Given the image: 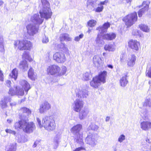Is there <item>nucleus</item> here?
<instances>
[{
  "label": "nucleus",
  "instance_id": "obj_1",
  "mask_svg": "<svg viewBox=\"0 0 151 151\" xmlns=\"http://www.w3.org/2000/svg\"><path fill=\"white\" fill-rule=\"evenodd\" d=\"M15 129L17 130L21 129L27 133L32 132L35 130L36 126L32 122H28L26 120L22 119L14 124Z\"/></svg>",
  "mask_w": 151,
  "mask_h": 151
},
{
  "label": "nucleus",
  "instance_id": "obj_2",
  "mask_svg": "<svg viewBox=\"0 0 151 151\" xmlns=\"http://www.w3.org/2000/svg\"><path fill=\"white\" fill-rule=\"evenodd\" d=\"M37 120L39 127L41 128L42 127L48 131H52L54 130L56 127V124L54 119L51 116H45L42 119V124L40 120L38 118Z\"/></svg>",
  "mask_w": 151,
  "mask_h": 151
},
{
  "label": "nucleus",
  "instance_id": "obj_3",
  "mask_svg": "<svg viewBox=\"0 0 151 151\" xmlns=\"http://www.w3.org/2000/svg\"><path fill=\"white\" fill-rule=\"evenodd\" d=\"M42 7L40 9L39 13L40 17L46 20L50 19L52 15V12L50 7V4L47 0H41Z\"/></svg>",
  "mask_w": 151,
  "mask_h": 151
},
{
  "label": "nucleus",
  "instance_id": "obj_4",
  "mask_svg": "<svg viewBox=\"0 0 151 151\" xmlns=\"http://www.w3.org/2000/svg\"><path fill=\"white\" fill-rule=\"evenodd\" d=\"M82 128V125L78 124L74 126L70 129L71 132L74 135V141L81 145L83 144L82 135L80 133Z\"/></svg>",
  "mask_w": 151,
  "mask_h": 151
},
{
  "label": "nucleus",
  "instance_id": "obj_5",
  "mask_svg": "<svg viewBox=\"0 0 151 151\" xmlns=\"http://www.w3.org/2000/svg\"><path fill=\"white\" fill-rule=\"evenodd\" d=\"M106 80L105 76H95L90 81V85L94 88H97L101 83H104L106 82Z\"/></svg>",
  "mask_w": 151,
  "mask_h": 151
},
{
  "label": "nucleus",
  "instance_id": "obj_6",
  "mask_svg": "<svg viewBox=\"0 0 151 151\" xmlns=\"http://www.w3.org/2000/svg\"><path fill=\"white\" fill-rule=\"evenodd\" d=\"M137 13L136 12H134L124 18L123 20L125 22L127 27H129L132 25L135 22L137 21Z\"/></svg>",
  "mask_w": 151,
  "mask_h": 151
},
{
  "label": "nucleus",
  "instance_id": "obj_7",
  "mask_svg": "<svg viewBox=\"0 0 151 151\" xmlns=\"http://www.w3.org/2000/svg\"><path fill=\"white\" fill-rule=\"evenodd\" d=\"M85 142L91 148L95 147L97 145V139L92 134L89 133L85 139Z\"/></svg>",
  "mask_w": 151,
  "mask_h": 151
},
{
  "label": "nucleus",
  "instance_id": "obj_8",
  "mask_svg": "<svg viewBox=\"0 0 151 151\" xmlns=\"http://www.w3.org/2000/svg\"><path fill=\"white\" fill-rule=\"evenodd\" d=\"M27 32L30 36H33L38 33L39 26H36L32 24H30L26 26Z\"/></svg>",
  "mask_w": 151,
  "mask_h": 151
},
{
  "label": "nucleus",
  "instance_id": "obj_9",
  "mask_svg": "<svg viewBox=\"0 0 151 151\" xmlns=\"http://www.w3.org/2000/svg\"><path fill=\"white\" fill-rule=\"evenodd\" d=\"M76 96L78 98H86L88 96V91L85 89L76 88L75 90Z\"/></svg>",
  "mask_w": 151,
  "mask_h": 151
},
{
  "label": "nucleus",
  "instance_id": "obj_10",
  "mask_svg": "<svg viewBox=\"0 0 151 151\" xmlns=\"http://www.w3.org/2000/svg\"><path fill=\"white\" fill-rule=\"evenodd\" d=\"M83 101L81 99H76L73 105L74 110L76 112H79L83 108Z\"/></svg>",
  "mask_w": 151,
  "mask_h": 151
},
{
  "label": "nucleus",
  "instance_id": "obj_11",
  "mask_svg": "<svg viewBox=\"0 0 151 151\" xmlns=\"http://www.w3.org/2000/svg\"><path fill=\"white\" fill-rule=\"evenodd\" d=\"M53 58L57 62L63 63L65 62L66 58L64 54L60 52H57L53 55Z\"/></svg>",
  "mask_w": 151,
  "mask_h": 151
},
{
  "label": "nucleus",
  "instance_id": "obj_12",
  "mask_svg": "<svg viewBox=\"0 0 151 151\" xmlns=\"http://www.w3.org/2000/svg\"><path fill=\"white\" fill-rule=\"evenodd\" d=\"M60 68L57 65H52L49 66L47 68V72L48 75H54L58 73Z\"/></svg>",
  "mask_w": 151,
  "mask_h": 151
},
{
  "label": "nucleus",
  "instance_id": "obj_13",
  "mask_svg": "<svg viewBox=\"0 0 151 151\" xmlns=\"http://www.w3.org/2000/svg\"><path fill=\"white\" fill-rule=\"evenodd\" d=\"M31 20L34 24L39 26L43 22V19L38 14H36L31 17Z\"/></svg>",
  "mask_w": 151,
  "mask_h": 151
},
{
  "label": "nucleus",
  "instance_id": "obj_14",
  "mask_svg": "<svg viewBox=\"0 0 151 151\" xmlns=\"http://www.w3.org/2000/svg\"><path fill=\"white\" fill-rule=\"evenodd\" d=\"M51 108V105L47 102H45L42 103L40 106L39 109L40 112L42 114L45 111L49 110Z\"/></svg>",
  "mask_w": 151,
  "mask_h": 151
},
{
  "label": "nucleus",
  "instance_id": "obj_15",
  "mask_svg": "<svg viewBox=\"0 0 151 151\" xmlns=\"http://www.w3.org/2000/svg\"><path fill=\"white\" fill-rule=\"evenodd\" d=\"M129 47L135 51H137L139 45V42L137 40H131L128 42Z\"/></svg>",
  "mask_w": 151,
  "mask_h": 151
},
{
  "label": "nucleus",
  "instance_id": "obj_16",
  "mask_svg": "<svg viewBox=\"0 0 151 151\" xmlns=\"http://www.w3.org/2000/svg\"><path fill=\"white\" fill-rule=\"evenodd\" d=\"M110 24L109 22L104 23L103 26H99L96 28V30H99L100 32L99 33L101 34L106 32L107 29L110 27Z\"/></svg>",
  "mask_w": 151,
  "mask_h": 151
},
{
  "label": "nucleus",
  "instance_id": "obj_17",
  "mask_svg": "<svg viewBox=\"0 0 151 151\" xmlns=\"http://www.w3.org/2000/svg\"><path fill=\"white\" fill-rule=\"evenodd\" d=\"M11 98L9 96H4L0 101V106L2 109H5L7 107V103L10 101Z\"/></svg>",
  "mask_w": 151,
  "mask_h": 151
},
{
  "label": "nucleus",
  "instance_id": "obj_18",
  "mask_svg": "<svg viewBox=\"0 0 151 151\" xmlns=\"http://www.w3.org/2000/svg\"><path fill=\"white\" fill-rule=\"evenodd\" d=\"M142 5L143 8L140 9L138 12V15L139 17H141L142 15L148 10L149 8V5L146 1H144Z\"/></svg>",
  "mask_w": 151,
  "mask_h": 151
},
{
  "label": "nucleus",
  "instance_id": "obj_19",
  "mask_svg": "<svg viewBox=\"0 0 151 151\" xmlns=\"http://www.w3.org/2000/svg\"><path fill=\"white\" fill-rule=\"evenodd\" d=\"M24 40L20 41L17 40L15 41L14 42V47L16 48L17 47L20 50H24Z\"/></svg>",
  "mask_w": 151,
  "mask_h": 151
},
{
  "label": "nucleus",
  "instance_id": "obj_20",
  "mask_svg": "<svg viewBox=\"0 0 151 151\" xmlns=\"http://www.w3.org/2000/svg\"><path fill=\"white\" fill-rule=\"evenodd\" d=\"M140 127L145 131H147L151 129V122L148 121H143L140 123Z\"/></svg>",
  "mask_w": 151,
  "mask_h": 151
},
{
  "label": "nucleus",
  "instance_id": "obj_21",
  "mask_svg": "<svg viewBox=\"0 0 151 151\" xmlns=\"http://www.w3.org/2000/svg\"><path fill=\"white\" fill-rule=\"evenodd\" d=\"M79 118L80 120L85 119L87 116L89 111L86 108H84L79 112Z\"/></svg>",
  "mask_w": 151,
  "mask_h": 151
},
{
  "label": "nucleus",
  "instance_id": "obj_22",
  "mask_svg": "<svg viewBox=\"0 0 151 151\" xmlns=\"http://www.w3.org/2000/svg\"><path fill=\"white\" fill-rule=\"evenodd\" d=\"M20 84L23 88L27 94L28 91L31 88L28 82L25 80H22L19 82Z\"/></svg>",
  "mask_w": 151,
  "mask_h": 151
},
{
  "label": "nucleus",
  "instance_id": "obj_23",
  "mask_svg": "<svg viewBox=\"0 0 151 151\" xmlns=\"http://www.w3.org/2000/svg\"><path fill=\"white\" fill-rule=\"evenodd\" d=\"M19 68L22 71L27 70L28 68L27 62L25 60L21 61L19 64Z\"/></svg>",
  "mask_w": 151,
  "mask_h": 151
},
{
  "label": "nucleus",
  "instance_id": "obj_24",
  "mask_svg": "<svg viewBox=\"0 0 151 151\" xmlns=\"http://www.w3.org/2000/svg\"><path fill=\"white\" fill-rule=\"evenodd\" d=\"M136 57L134 55L130 56L127 60V65L129 66H133L135 64Z\"/></svg>",
  "mask_w": 151,
  "mask_h": 151
},
{
  "label": "nucleus",
  "instance_id": "obj_25",
  "mask_svg": "<svg viewBox=\"0 0 151 151\" xmlns=\"http://www.w3.org/2000/svg\"><path fill=\"white\" fill-rule=\"evenodd\" d=\"M116 37V34L113 32L107 33L103 36L104 39L107 40H112L115 39Z\"/></svg>",
  "mask_w": 151,
  "mask_h": 151
},
{
  "label": "nucleus",
  "instance_id": "obj_26",
  "mask_svg": "<svg viewBox=\"0 0 151 151\" xmlns=\"http://www.w3.org/2000/svg\"><path fill=\"white\" fill-rule=\"evenodd\" d=\"M17 144H10L6 146L5 150L6 151H16Z\"/></svg>",
  "mask_w": 151,
  "mask_h": 151
},
{
  "label": "nucleus",
  "instance_id": "obj_27",
  "mask_svg": "<svg viewBox=\"0 0 151 151\" xmlns=\"http://www.w3.org/2000/svg\"><path fill=\"white\" fill-rule=\"evenodd\" d=\"M19 112L20 113H23L24 114H21V116H27L31 114V111L30 110L27 108L23 107L19 110Z\"/></svg>",
  "mask_w": 151,
  "mask_h": 151
},
{
  "label": "nucleus",
  "instance_id": "obj_28",
  "mask_svg": "<svg viewBox=\"0 0 151 151\" xmlns=\"http://www.w3.org/2000/svg\"><path fill=\"white\" fill-rule=\"evenodd\" d=\"M127 77V76H123L120 79V86L123 87H125L128 83Z\"/></svg>",
  "mask_w": 151,
  "mask_h": 151
},
{
  "label": "nucleus",
  "instance_id": "obj_29",
  "mask_svg": "<svg viewBox=\"0 0 151 151\" xmlns=\"http://www.w3.org/2000/svg\"><path fill=\"white\" fill-rule=\"evenodd\" d=\"M101 59L99 55H96L93 58V63L96 66L98 67L101 62Z\"/></svg>",
  "mask_w": 151,
  "mask_h": 151
},
{
  "label": "nucleus",
  "instance_id": "obj_30",
  "mask_svg": "<svg viewBox=\"0 0 151 151\" xmlns=\"http://www.w3.org/2000/svg\"><path fill=\"white\" fill-rule=\"evenodd\" d=\"M98 0H88L87 1V7L88 8L90 6L94 8L97 5Z\"/></svg>",
  "mask_w": 151,
  "mask_h": 151
},
{
  "label": "nucleus",
  "instance_id": "obj_31",
  "mask_svg": "<svg viewBox=\"0 0 151 151\" xmlns=\"http://www.w3.org/2000/svg\"><path fill=\"white\" fill-rule=\"evenodd\" d=\"M16 93L18 96H22L24 94V91L21 87L17 86L16 88Z\"/></svg>",
  "mask_w": 151,
  "mask_h": 151
},
{
  "label": "nucleus",
  "instance_id": "obj_32",
  "mask_svg": "<svg viewBox=\"0 0 151 151\" xmlns=\"http://www.w3.org/2000/svg\"><path fill=\"white\" fill-rule=\"evenodd\" d=\"M60 38L61 41L64 40L70 41L71 40V39L69 37V35L67 34H63L61 35Z\"/></svg>",
  "mask_w": 151,
  "mask_h": 151
},
{
  "label": "nucleus",
  "instance_id": "obj_33",
  "mask_svg": "<svg viewBox=\"0 0 151 151\" xmlns=\"http://www.w3.org/2000/svg\"><path fill=\"white\" fill-rule=\"evenodd\" d=\"M95 42L96 44L99 45L102 44L103 41L101 34L100 33H98L97 34V37L95 40Z\"/></svg>",
  "mask_w": 151,
  "mask_h": 151
},
{
  "label": "nucleus",
  "instance_id": "obj_34",
  "mask_svg": "<svg viewBox=\"0 0 151 151\" xmlns=\"http://www.w3.org/2000/svg\"><path fill=\"white\" fill-rule=\"evenodd\" d=\"M60 138L58 136H56L54 139L53 142V148L56 149L57 148L58 146L59 143L60 142Z\"/></svg>",
  "mask_w": 151,
  "mask_h": 151
},
{
  "label": "nucleus",
  "instance_id": "obj_35",
  "mask_svg": "<svg viewBox=\"0 0 151 151\" xmlns=\"http://www.w3.org/2000/svg\"><path fill=\"white\" fill-rule=\"evenodd\" d=\"M99 128V126L96 125L95 124L93 123H91L89 125L87 129L89 130H91L94 131H96Z\"/></svg>",
  "mask_w": 151,
  "mask_h": 151
},
{
  "label": "nucleus",
  "instance_id": "obj_36",
  "mask_svg": "<svg viewBox=\"0 0 151 151\" xmlns=\"http://www.w3.org/2000/svg\"><path fill=\"white\" fill-rule=\"evenodd\" d=\"M139 27L142 31L148 32L150 30V28L148 26L145 24H141L139 25Z\"/></svg>",
  "mask_w": 151,
  "mask_h": 151
},
{
  "label": "nucleus",
  "instance_id": "obj_37",
  "mask_svg": "<svg viewBox=\"0 0 151 151\" xmlns=\"http://www.w3.org/2000/svg\"><path fill=\"white\" fill-rule=\"evenodd\" d=\"M104 48L106 50L109 51H114L115 50L114 46L112 45H106L104 46Z\"/></svg>",
  "mask_w": 151,
  "mask_h": 151
},
{
  "label": "nucleus",
  "instance_id": "obj_38",
  "mask_svg": "<svg viewBox=\"0 0 151 151\" xmlns=\"http://www.w3.org/2000/svg\"><path fill=\"white\" fill-rule=\"evenodd\" d=\"M24 50H29L32 47V44L29 41L27 40H24Z\"/></svg>",
  "mask_w": 151,
  "mask_h": 151
},
{
  "label": "nucleus",
  "instance_id": "obj_39",
  "mask_svg": "<svg viewBox=\"0 0 151 151\" xmlns=\"http://www.w3.org/2000/svg\"><path fill=\"white\" fill-rule=\"evenodd\" d=\"M22 57L23 58L27 59L29 61L32 60V59L30 58L28 52L24 51Z\"/></svg>",
  "mask_w": 151,
  "mask_h": 151
},
{
  "label": "nucleus",
  "instance_id": "obj_40",
  "mask_svg": "<svg viewBox=\"0 0 151 151\" xmlns=\"http://www.w3.org/2000/svg\"><path fill=\"white\" fill-rule=\"evenodd\" d=\"M143 105L149 107H151V99L149 98L146 99Z\"/></svg>",
  "mask_w": 151,
  "mask_h": 151
},
{
  "label": "nucleus",
  "instance_id": "obj_41",
  "mask_svg": "<svg viewBox=\"0 0 151 151\" xmlns=\"http://www.w3.org/2000/svg\"><path fill=\"white\" fill-rule=\"evenodd\" d=\"M96 22L93 20H90L88 22V25L91 27H92L94 26L96 24Z\"/></svg>",
  "mask_w": 151,
  "mask_h": 151
},
{
  "label": "nucleus",
  "instance_id": "obj_42",
  "mask_svg": "<svg viewBox=\"0 0 151 151\" xmlns=\"http://www.w3.org/2000/svg\"><path fill=\"white\" fill-rule=\"evenodd\" d=\"M83 33H81L79 35V36L76 37L75 38L74 40L76 41H79L81 39L83 38Z\"/></svg>",
  "mask_w": 151,
  "mask_h": 151
},
{
  "label": "nucleus",
  "instance_id": "obj_43",
  "mask_svg": "<svg viewBox=\"0 0 151 151\" xmlns=\"http://www.w3.org/2000/svg\"><path fill=\"white\" fill-rule=\"evenodd\" d=\"M125 137L124 135L122 134L119 137L118 139V141L121 143L125 139Z\"/></svg>",
  "mask_w": 151,
  "mask_h": 151
},
{
  "label": "nucleus",
  "instance_id": "obj_44",
  "mask_svg": "<svg viewBox=\"0 0 151 151\" xmlns=\"http://www.w3.org/2000/svg\"><path fill=\"white\" fill-rule=\"evenodd\" d=\"M42 42L43 43H47L49 42V39L48 37L44 35L43 36Z\"/></svg>",
  "mask_w": 151,
  "mask_h": 151
},
{
  "label": "nucleus",
  "instance_id": "obj_45",
  "mask_svg": "<svg viewBox=\"0 0 151 151\" xmlns=\"http://www.w3.org/2000/svg\"><path fill=\"white\" fill-rule=\"evenodd\" d=\"M98 7L95 9V11L97 12H102L104 9V6H99Z\"/></svg>",
  "mask_w": 151,
  "mask_h": 151
},
{
  "label": "nucleus",
  "instance_id": "obj_46",
  "mask_svg": "<svg viewBox=\"0 0 151 151\" xmlns=\"http://www.w3.org/2000/svg\"><path fill=\"white\" fill-rule=\"evenodd\" d=\"M8 93L12 96L16 95V91H15L12 88H10L9 89Z\"/></svg>",
  "mask_w": 151,
  "mask_h": 151
},
{
  "label": "nucleus",
  "instance_id": "obj_47",
  "mask_svg": "<svg viewBox=\"0 0 151 151\" xmlns=\"http://www.w3.org/2000/svg\"><path fill=\"white\" fill-rule=\"evenodd\" d=\"M34 75V70L33 69L31 68H30L28 72V76H33Z\"/></svg>",
  "mask_w": 151,
  "mask_h": 151
},
{
  "label": "nucleus",
  "instance_id": "obj_48",
  "mask_svg": "<svg viewBox=\"0 0 151 151\" xmlns=\"http://www.w3.org/2000/svg\"><path fill=\"white\" fill-rule=\"evenodd\" d=\"M5 131L7 133L11 134L14 135H15L16 134V132L15 131L12 130L10 129H6Z\"/></svg>",
  "mask_w": 151,
  "mask_h": 151
},
{
  "label": "nucleus",
  "instance_id": "obj_49",
  "mask_svg": "<svg viewBox=\"0 0 151 151\" xmlns=\"http://www.w3.org/2000/svg\"><path fill=\"white\" fill-rule=\"evenodd\" d=\"M67 71V68L65 66H63L62 68L61 73L62 75H65Z\"/></svg>",
  "mask_w": 151,
  "mask_h": 151
},
{
  "label": "nucleus",
  "instance_id": "obj_50",
  "mask_svg": "<svg viewBox=\"0 0 151 151\" xmlns=\"http://www.w3.org/2000/svg\"><path fill=\"white\" fill-rule=\"evenodd\" d=\"M12 76H17L18 73L17 69L16 68L14 69L12 71Z\"/></svg>",
  "mask_w": 151,
  "mask_h": 151
},
{
  "label": "nucleus",
  "instance_id": "obj_51",
  "mask_svg": "<svg viewBox=\"0 0 151 151\" xmlns=\"http://www.w3.org/2000/svg\"><path fill=\"white\" fill-rule=\"evenodd\" d=\"M82 150H86L85 148L83 147H81L76 148L75 150H73V151H80Z\"/></svg>",
  "mask_w": 151,
  "mask_h": 151
},
{
  "label": "nucleus",
  "instance_id": "obj_52",
  "mask_svg": "<svg viewBox=\"0 0 151 151\" xmlns=\"http://www.w3.org/2000/svg\"><path fill=\"white\" fill-rule=\"evenodd\" d=\"M10 99V101L9 102H10V105L12 107L14 106H15L17 105V103L15 101H11Z\"/></svg>",
  "mask_w": 151,
  "mask_h": 151
},
{
  "label": "nucleus",
  "instance_id": "obj_53",
  "mask_svg": "<svg viewBox=\"0 0 151 151\" xmlns=\"http://www.w3.org/2000/svg\"><path fill=\"white\" fill-rule=\"evenodd\" d=\"M107 72L106 71H101L98 76H106Z\"/></svg>",
  "mask_w": 151,
  "mask_h": 151
},
{
  "label": "nucleus",
  "instance_id": "obj_54",
  "mask_svg": "<svg viewBox=\"0 0 151 151\" xmlns=\"http://www.w3.org/2000/svg\"><path fill=\"white\" fill-rule=\"evenodd\" d=\"M58 76H53V77L52 78H53V80H52V81L53 82H56L58 81Z\"/></svg>",
  "mask_w": 151,
  "mask_h": 151
},
{
  "label": "nucleus",
  "instance_id": "obj_55",
  "mask_svg": "<svg viewBox=\"0 0 151 151\" xmlns=\"http://www.w3.org/2000/svg\"><path fill=\"white\" fill-rule=\"evenodd\" d=\"M4 51L3 44H0V51L2 52Z\"/></svg>",
  "mask_w": 151,
  "mask_h": 151
},
{
  "label": "nucleus",
  "instance_id": "obj_56",
  "mask_svg": "<svg viewBox=\"0 0 151 151\" xmlns=\"http://www.w3.org/2000/svg\"><path fill=\"white\" fill-rule=\"evenodd\" d=\"M39 141H36L35 142L33 145H32L33 148L35 147L38 145L39 144Z\"/></svg>",
  "mask_w": 151,
  "mask_h": 151
},
{
  "label": "nucleus",
  "instance_id": "obj_57",
  "mask_svg": "<svg viewBox=\"0 0 151 151\" xmlns=\"http://www.w3.org/2000/svg\"><path fill=\"white\" fill-rule=\"evenodd\" d=\"M89 76H83L82 80L84 81H88L90 79Z\"/></svg>",
  "mask_w": 151,
  "mask_h": 151
},
{
  "label": "nucleus",
  "instance_id": "obj_58",
  "mask_svg": "<svg viewBox=\"0 0 151 151\" xmlns=\"http://www.w3.org/2000/svg\"><path fill=\"white\" fill-rule=\"evenodd\" d=\"M4 39L2 35H0V44H3Z\"/></svg>",
  "mask_w": 151,
  "mask_h": 151
},
{
  "label": "nucleus",
  "instance_id": "obj_59",
  "mask_svg": "<svg viewBox=\"0 0 151 151\" xmlns=\"http://www.w3.org/2000/svg\"><path fill=\"white\" fill-rule=\"evenodd\" d=\"M106 2H107L106 0H105L104 1H101L99 4H98V5L99 6H102V5H104L105 3Z\"/></svg>",
  "mask_w": 151,
  "mask_h": 151
},
{
  "label": "nucleus",
  "instance_id": "obj_60",
  "mask_svg": "<svg viewBox=\"0 0 151 151\" xmlns=\"http://www.w3.org/2000/svg\"><path fill=\"white\" fill-rule=\"evenodd\" d=\"M6 84L7 86L10 87L11 86V81L8 80L6 81Z\"/></svg>",
  "mask_w": 151,
  "mask_h": 151
},
{
  "label": "nucleus",
  "instance_id": "obj_61",
  "mask_svg": "<svg viewBox=\"0 0 151 151\" xmlns=\"http://www.w3.org/2000/svg\"><path fill=\"white\" fill-rule=\"evenodd\" d=\"M61 50L63 51L64 52H67L68 50V49L67 47L65 46V45L64 46Z\"/></svg>",
  "mask_w": 151,
  "mask_h": 151
},
{
  "label": "nucleus",
  "instance_id": "obj_62",
  "mask_svg": "<svg viewBox=\"0 0 151 151\" xmlns=\"http://www.w3.org/2000/svg\"><path fill=\"white\" fill-rule=\"evenodd\" d=\"M65 45L64 43H61L59 45V46L60 47V49H62Z\"/></svg>",
  "mask_w": 151,
  "mask_h": 151
},
{
  "label": "nucleus",
  "instance_id": "obj_63",
  "mask_svg": "<svg viewBox=\"0 0 151 151\" xmlns=\"http://www.w3.org/2000/svg\"><path fill=\"white\" fill-rule=\"evenodd\" d=\"M147 73L148 74V75L147 74L146 76H151V66L150 67Z\"/></svg>",
  "mask_w": 151,
  "mask_h": 151
},
{
  "label": "nucleus",
  "instance_id": "obj_64",
  "mask_svg": "<svg viewBox=\"0 0 151 151\" xmlns=\"http://www.w3.org/2000/svg\"><path fill=\"white\" fill-rule=\"evenodd\" d=\"M29 79L32 81H35V76H28Z\"/></svg>",
  "mask_w": 151,
  "mask_h": 151
}]
</instances>
